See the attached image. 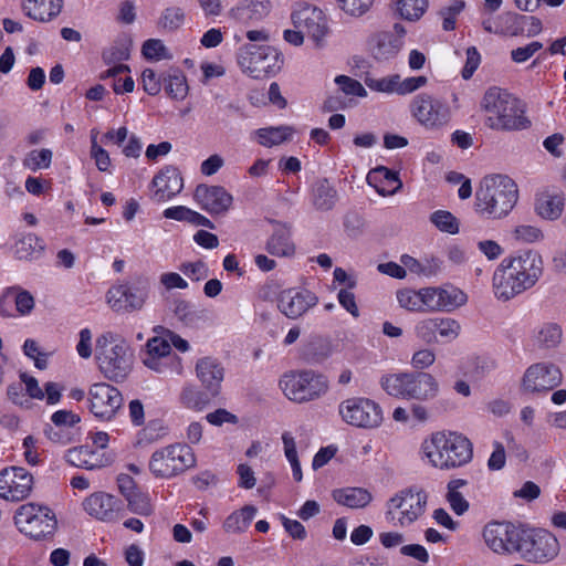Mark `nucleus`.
I'll use <instances>...</instances> for the list:
<instances>
[{
    "label": "nucleus",
    "instance_id": "62",
    "mask_svg": "<svg viewBox=\"0 0 566 566\" xmlns=\"http://www.w3.org/2000/svg\"><path fill=\"white\" fill-rule=\"evenodd\" d=\"M515 238L517 240H522L524 242H536L543 239V232L534 227L528 224H522L515 228L514 230Z\"/></svg>",
    "mask_w": 566,
    "mask_h": 566
},
{
    "label": "nucleus",
    "instance_id": "44",
    "mask_svg": "<svg viewBox=\"0 0 566 566\" xmlns=\"http://www.w3.org/2000/svg\"><path fill=\"white\" fill-rule=\"evenodd\" d=\"M427 4V0H397L401 18L409 21L418 20L424 13Z\"/></svg>",
    "mask_w": 566,
    "mask_h": 566
},
{
    "label": "nucleus",
    "instance_id": "27",
    "mask_svg": "<svg viewBox=\"0 0 566 566\" xmlns=\"http://www.w3.org/2000/svg\"><path fill=\"white\" fill-rule=\"evenodd\" d=\"M65 460L77 468L94 470L106 464L104 454L90 446H81L69 449L65 453Z\"/></svg>",
    "mask_w": 566,
    "mask_h": 566
},
{
    "label": "nucleus",
    "instance_id": "13",
    "mask_svg": "<svg viewBox=\"0 0 566 566\" xmlns=\"http://www.w3.org/2000/svg\"><path fill=\"white\" fill-rule=\"evenodd\" d=\"M428 494L417 486L401 490L387 502V517L394 518L392 510H399L400 525H408L418 520L426 511Z\"/></svg>",
    "mask_w": 566,
    "mask_h": 566
},
{
    "label": "nucleus",
    "instance_id": "22",
    "mask_svg": "<svg viewBox=\"0 0 566 566\" xmlns=\"http://www.w3.org/2000/svg\"><path fill=\"white\" fill-rule=\"evenodd\" d=\"M528 289L503 259L493 274V290L496 298L509 301Z\"/></svg>",
    "mask_w": 566,
    "mask_h": 566
},
{
    "label": "nucleus",
    "instance_id": "7",
    "mask_svg": "<svg viewBox=\"0 0 566 566\" xmlns=\"http://www.w3.org/2000/svg\"><path fill=\"white\" fill-rule=\"evenodd\" d=\"M196 464L192 449L185 443H175L156 450L149 460V471L160 479H170Z\"/></svg>",
    "mask_w": 566,
    "mask_h": 566
},
{
    "label": "nucleus",
    "instance_id": "35",
    "mask_svg": "<svg viewBox=\"0 0 566 566\" xmlns=\"http://www.w3.org/2000/svg\"><path fill=\"white\" fill-rule=\"evenodd\" d=\"M44 250L43 240L33 233L22 235L14 244V254L19 260H36L43 254Z\"/></svg>",
    "mask_w": 566,
    "mask_h": 566
},
{
    "label": "nucleus",
    "instance_id": "30",
    "mask_svg": "<svg viewBox=\"0 0 566 566\" xmlns=\"http://www.w3.org/2000/svg\"><path fill=\"white\" fill-rule=\"evenodd\" d=\"M565 198L562 193L541 192L535 199V211L545 220L558 219L564 210Z\"/></svg>",
    "mask_w": 566,
    "mask_h": 566
},
{
    "label": "nucleus",
    "instance_id": "23",
    "mask_svg": "<svg viewBox=\"0 0 566 566\" xmlns=\"http://www.w3.org/2000/svg\"><path fill=\"white\" fill-rule=\"evenodd\" d=\"M195 199L209 213L220 214L229 210L232 196L221 186L199 185L195 190Z\"/></svg>",
    "mask_w": 566,
    "mask_h": 566
},
{
    "label": "nucleus",
    "instance_id": "21",
    "mask_svg": "<svg viewBox=\"0 0 566 566\" xmlns=\"http://www.w3.org/2000/svg\"><path fill=\"white\" fill-rule=\"evenodd\" d=\"M504 262L530 289L536 284L543 274V259L538 252L533 250L504 258Z\"/></svg>",
    "mask_w": 566,
    "mask_h": 566
},
{
    "label": "nucleus",
    "instance_id": "63",
    "mask_svg": "<svg viewBox=\"0 0 566 566\" xmlns=\"http://www.w3.org/2000/svg\"><path fill=\"white\" fill-rule=\"evenodd\" d=\"M180 270L187 276L193 279L195 281H200L208 276L207 265L202 261H197L193 263H191V262L182 263L180 266Z\"/></svg>",
    "mask_w": 566,
    "mask_h": 566
},
{
    "label": "nucleus",
    "instance_id": "17",
    "mask_svg": "<svg viewBox=\"0 0 566 566\" xmlns=\"http://www.w3.org/2000/svg\"><path fill=\"white\" fill-rule=\"evenodd\" d=\"M563 375L554 364L537 363L531 365L522 379V388L527 392L549 391L560 385Z\"/></svg>",
    "mask_w": 566,
    "mask_h": 566
},
{
    "label": "nucleus",
    "instance_id": "37",
    "mask_svg": "<svg viewBox=\"0 0 566 566\" xmlns=\"http://www.w3.org/2000/svg\"><path fill=\"white\" fill-rule=\"evenodd\" d=\"M272 9L271 0H244L240 7L231 10L237 18H247L250 21H261L266 18Z\"/></svg>",
    "mask_w": 566,
    "mask_h": 566
},
{
    "label": "nucleus",
    "instance_id": "41",
    "mask_svg": "<svg viewBox=\"0 0 566 566\" xmlns=\"http://www.w3.org/2000/svg\"><path fill=\"white\" fill-rule=\"evenodd\" d=\"M166 93L175 99H184L188 94L187 80L180 70H174L167 76H163Z\"/></svg>",
    "mask_w": 566,
    "mask_h": 566
},
{
    "label": "nucleus",
    "instance_id": "20",
    "mask_svg": "<svg viewBox=\"0 0 566 566\" xmlns=\"http://www.w3.org/2000/svg\"><path fill=\"white\" fill-rule=\"evenodd\" d=\"M84 510L92 517L112 523L125 515L124 503L114 495L96 492L83 502Z\"/></svg>",
    "mask_w": 566,
    "mask_h": 566
},
{
    "label": "nucleus",
    "instance_id": "56",
    "mask_svg": "<svg viewBox=\"0 0 566 566\" xmlns=\"http://www.w3.org/2000/svg\"><path fill=\"white\" fill-rule=\"evenodd\" d=\"M335 83L339 86L340 91L346 95H355L365 97L367 95L366 90L364 86L356 80L346 76V75H338L335 78Z\"/></svg>",
    "mask_w": 566,
    "mask_h": 566
},
{
    "label": "nucleus",
    "instance_id": "43",
    "mask_svg": "<svg viewBox=\"0 0 566 566\" xmlns=\"http://www.w3.org/2000/svg\"><path fill=\"white\" fill-rule=\"evenodd\" d=\"M12 292L15 313L21 316L30 315L35 306L33 295L28 290H24L19 285L12 286Z\"/></svg>",
    "mask_w": 566,
    "mask_h": 566
},
{
    "label": "nucleus",
    "instance_id": "59",
    "mask_svg": "<svg viewBox=\"0 0 566 566\" xmlns=\"http://www.w3.org/2000/svg\"><path fill=\"white\" fill-rule=\"evenodd\" d=\"M51 424L56 427H64L74 430V427L80 423L81 418L78 415L70 410H57L51 416Z\"/></svg>",
    "mask_w": 566,
    "mask_h": 566
},
{
    "label": "nucleus",
    "instance_id": "28",
    "mask_svg": "<svg viewBox=\"0 0 566 566\" xmlns=\"http://www.w3.org/2000/svg\"><path fill=\"white\" fill-rule=\"evenodd\" d=\"M21 7L30 19L48 22L60 14L63 0H23Z\"/></svg>",
    "mask_w": 566,
    "mask_h": 566
},
{
    "label": "nucleus",
    "instance_id": "15",
    "mask_svg": "<svg viewBox=\"0 0 566 566\" xmlns=\"http://www.w3.org/2000/svg\"><path fill=\"white\" fill-rule=\"evenodd\" d=\"M90 410L102 420H111L123 405V396L114 386L97 382L88 390Z\"/></svg>",
    "mask_w": 566,
    "mask_h": 566
},
{
    "label": "nucleus",
    "instance_id": "51",
    "mask_svg": "<svg viewBox=\"0 0 566 566\" xmlns=\"http://www.w3.org/2000/svg\"><path fill=\"white\" fill-rule=\"evenodd\" d=\"M434 325V329H437V333L440 335V337L448 342L455 339L461 331V325L459 322L449 317H436Z\"/></svg>",
    "mask_w": 566,
    "mask_h": 566
},
{
    "label": "nucleus",
    "instance_id": "9",
    "mask_svg": "<svg viewBox=\"0 0 566 566\" xmlns=\"http://www.w3.org/2000/svg\"><path fill=\"white\" fill-rule=\"evenodd\" d=\"M238 64L253 78H263L281 69L282 59L270 45L244 44L238 52Z\"/></svg>",
    "mask_w": 566,
    "mask_h": 566
},
{
    "label": "nucleus",
    "instance_id": "8",
    "mask_svg": "<svg viewBox=\"0 0 566 566\" xmlns=\"http://www.w3.org/2000/svg\"><path fill=\"white\" fill-rule=\"evenodd\" d=\"M14 523L21 533L35 541L53 536L57 526L55 514L51 509L32 502L17 510Z\"/></svg>",
    "mask_w": 566,
    "mask_h": 566
},
{
    "label": "nucleus",
    "instance_id": "50",
    "mask_svg": "<svg viewBox=\"0 0 566 566\" xmlns=\"http://www.w3.org/2000/svg\"><path fill=\"white\" fill-rule=\"evenodd\" d=\"M52 160V151L50 149H35L30 151L23 159V166L32 171L41 168H48Z\"/></svg>",
    "mask_w": 566,
    "mask_h": 566
},
{
    "label": "nucleus",
    "instance_id": "29",
    "mask_svg": "<svg viewBox=\"0 0 566 566\" xmlns=\"http://www.w3.org/2000/svg\"><path fill=\"white\" fill-rule=\"evenodd\" d=\"M367 180L381 196L394 195L402 186L398 174L384 166L373 169L368 174Z\"/></svg>",
    "mask_w": 566,
    "mask_h": 566
},
{
    "label": "nucleus",
    "instance_id": "38",
    "mask_svg": "<svg viewBox=\"0 0 566 566\" xmlns=\"http://www.w3.org/2000/svg\"><path fill=\"white\" fill-rule=\"evenodd\" d=\"M219 394H212L211 390L208 389H199L195 386H188L184 388L181 392V402L189 409L201 411L206 409L211 400L216 398Z\"/></svg>",
    "mask_w": 566,
    "mask_h": 566
},
{
    "label": "nucleus",
    "instance_id": "47",
    "mask_svg": "<svg viewBox=\"0 0 566 566\" xmlns=\"http://www.w3.org/2000/svg\"><path fill=\"white\" fill-rule=\"evenodd\" d=\"M184 10L179 7H169L163 11L158 24L165 30L175 31L184 24Z\"/></svg>",
    "mask_w": 566,
    "mask_h": 566
},
{
    "label": "nucleus",
    "instance_id": "11",
    "mask_svg": "<svg viewBox=\"0 0 566 566\" xmlns=\"http://www.w3.org/2000/svg\"><path fill=\"white\" fill-rule=\"evenodd\" d=\"M517 553L527 562L544 563L558 554L556 537L545 530H523Z\"/></svg>",
    "mask_w": 566,
    "mask_h": 566
},
{
    "label": "nucleus",
    "instance_id": "42",
    "mask_svg": "<svg viewBox=\"0 0 566 566\" xmlns=\"http://www.w3.org/2000/svg\"><path fill=\"white\" fill-rule=\"evenodd\" d=\"M401 45V39L394 38L390 34H381L378 36L377 46L374 49L375 57L378 60L392 57L399 52Z\"/></svg>",
    "mask_w": 566,
    "mask_h": 566
},
{
    "label": "nucleus",
    "instance_id": "3",
    "mask_svg": "<svg viewBox=\"0 0 566 566\" xmlns=\"http://www.w3.org/2000/svg\"><path fill=\"white\" fill-rule=\"evenodd\" d=\"M98 369L111 381L122 382L130 374L134 365V352L122 337L106 333L96 340L95 355Z\"/></svg>",
    "mask_w": 566,
    "mask_h": 566
},
{
    "label": "nucleus",
    "instance_id": "2",
    "mask_svg": "<svg viewBox=\"0 0 566 566\" xmlns=\"http://www.w3.org/2000/svg\"><path fill=\"white\" fill-rule=\"evenodd\" d=\"M517 199V186L510 177L486 176L475 192V210L483 217L501 219L512 211Z\"/></svg>",
    "mask_w": 566,
    "mask_h": 566
},
{
    "label": "nucleus",
    "instance_id": "14",
    "mask_svg": "<svg viewBox=\"0 0 566 566\" xmlns=\"http://www.w3.org/2000/svg\"><path fill=\"white\" fill-rule=\"evenodd\" d=\"M485 545L495 554L517 553L523 528L510 522H489L482 532Z\"/></svg>",
    "mask_w": 566,
    "mask_h": 566
},
{
    "label": "nucleus",
    "instance_id": "34",
    "mask_svg": "<svg viewBox=\"0 0 566 566\" xmlns=\"http://www.w3.org/2000/svg\"><path fill=\"white\" fill-rule=\"evenodd\" d=\"M256 514V507L244 505L240 510L232 512L223 522V531L228 534L244 533Z\"/></svg>",
    "mask_w": 566,
    "mask_h": 566
},
{
    "label": "nucleus",
    "instance_id": "26",
    "mask_svg": "<svg viewBox=\"0 0 566 566\" xmlns=\"http://www.w3.org/2000/svg\"><path fill=\"white\" fill-rule=\"evenodd\" d=\"M107 303L115 312H133L143 307L145 296L134 292L127 284H120L109 289Z\"/></svg>",
    "mask_w": 566,
    "mask_h": 566
},
{
    "label": "nucleus",
    "instance_id": "57",
    "mask_svg": "<svg viewBox=\"0 0 566 566\" xmlns=\"http://www.w3.org/2000/svg\"><path fill=\"white\" fill-rule=\"evenodd\" d=\"M142 53L147 60H160L167 56V49L160 40L149 39L144 42Z\"/></svg>",
    "mask_w": 566,
    "mask_h": 566
},
{
    "label": "nucleus",
    "instance_id": "48",
    "mask_svg": "<svg viewBox=\"0 0 566 566\" xmlns=\"http://www.w3.org/2000/svg\"><path fill=\"white\" fill-rule=\"evenodd\" d=\"M431 222L443 232L455 234L459 232V222L457 218L449 211L438 210L430 217Z\"/></svg>",
    "mask_w": 566,
    "mask_h": 566
},
{
    "label": "nucleus",
    "instance_id": "4",
    "mask_svg": "<svg viewBox=\"0 0 566 566\" xmlns=\"http://www.w3.org/2000/svg\"><path fill=\"white\" fill-rule=\"evenodd\" d=\"M422 451L429 462L439 469L458 468L472 459V443L457 432H437L430 441H424Z\"/></svg>",
    "mask_w": 566,
    "mask_h": 566
},
{
    "label": "nucleus",
    "instance_id": "52",
    "mask_svg": "<svg viewBox=\"0 0 566 566\" xmlns=\"http://www.w3.org/2000/svg\"><path fill=\"white\" fill-rule=\"evenodd\" d=\"M44 434L53 443L62 446L73 442L76 436L74 430L64 427H56L55 424H46L44 428Z\"/></svg>",
    "mask_w": 566,
    "mask_h": 566
},
{
    "label": "nucleus",
    "instance_id": "36",
    "mask_svg": "<svg viewBox=\"0 0 566 566\" xmlns=\"http://www.w3.org/2000/svg\"><path fill=\"white\" fill-rule=\"evenodd\" d=\"M171 353L170 343L166 337L155 336L146 343V354L143 363L150 369L159 370V359Z\"/></svg>",
    "mask_w": 566,
    "mask_h": 566
},
{
    "label": "nucleus",
    "instance_id": "40",
    "mask_svg": "<svg viewBox=\"0 0 566 566\" xmlns=\"http://www.w3.org/2000/svg\"><path fill=\"white\" fill-rule=\"evenodd\" d=\"M255 134L260 145L272 147L290 139L292 128L289 126L266 127L258 129Z\"/></svg>",
    "mask_w": 566,
    "mask_h": 566
},
{
    "label": "nucleus",
    "instance_id": "53",
    "mask_svg": "<svg viewBox=\"0 0 566 566\" xmlns=\"http://www.w3.org/2000/svg\"><path fill=\"white\" fill-rule=\"evenodd\" d=\"M174 313L186 325H192L201 317L193 305L185 300L175 301Z\"/></svg>",
    "mask_w": 566,
    "mask_h": 566
},
{
    "label": "nucleus",
    "instance_id": "12",
    "mask_svg": "<svg viewBox=\"0 0 566 566\" xmlns=\"http://www.w3.org/2000/svg\"><path fill=\"white\" fill-rule=\"evenodd\" d=\"M411 112L416 119L428 129H439L446 126L451 118L449 105L427 93L413 97Z\"/></svg>",
    "mask_w": 566,
    "mask_h": 566
},
{
    "label": "nucleus",
    "instance_id": "32",
    "mask_svg": "<svg viewBox=\"0 0 566 566\" xmlns=\"http://www.w3.org/2000/svg\"><path fill=\"white\" fill-rule=\"evenodd\" d=\"M332 496L335 502L349 509H364L373 500L371 493L364 488H343L334 490Z\"/></svg>",
    "mask_w": 566,
    "mask_h": 566
},
{
    "label": "nucleus",
    "instance_id": "6",
    "mask_svg": "<svg viewBox=\"0 0 566 566\" xmlns=\"http://www.w3.org/2000/svg\"><path fill=\"white\" fill-rule=\"evenodd\" d=\"M280 387L287 399L301 403L325 395L328 380L314 370L291 371L282 376Z\"/></svg>",
    "mask_w": 566,
    "mask_h": 566
},
{
    "label": "nucleus",
    "instance_id": "60",
    "mask_svg": "<svg viewBox=\"0 0 566 566\" xmlns=\"http://www.w3.org/2000/svg\"><path fill=\"white\" fill-rule=\"evenodd\" d=\"M144 91L149 95H157L161 88L163 76L158 77L154 70L145 69L142 73Z\"/></svg>",
    "mask_w": 566,
    "mask_h": 566
},
{
    "label": "nucleus",
    "instance_id": "46",
    "mask_svg": "<svg viewBox=\"0 0 566 566\" xmlns=\"http://www.w3.org/2000/svg\"><path fill=\"white\" fill-rule=\"evenodd\" d=\"M562 336V328L555 323H548L539 329L537 340L545 348H555L560 343Z\"/></svg>",
    "mask_w": 566,
    "mask_h": 566
},
{
    "label": "nucleus",
    "instance_id": "24",
    "mask_svg": "<svg viewBox=\"0 0 566 566\" xmlns=\"http://www.w3.org/2000/svg\"><path fill=\"white\" fill-rule=\"evenodd\" d=\"M151 185L156 188L154 200L163 202L178 195L184 188V179L175 166H165L154 177Z\"/></svg>",
    "mask_w": 566,
    "mask_h": 566
},
{
    "label": "nucleus",
    "instance_id": "18",
    "mask_svg": "<svg viewBox=\"0 0 566 566\" xmlns=\"http://www.w3.org/2000/svg\"><path fill=\"white\" fill-rule=\"evenodd\" d=\"M33 486V476L24 468L12 467L0 472V496L10 501L25 499Z\"/></svg>",
    "mask_w": 566,
    "mask_h": 566
},
{
    "label": "nucleus",
    "instance_id": "39",
    "mask_svg": "<svg viewBox=\"0 0 566 566\" xmlns=\"http://www.w3.org/2000/svg\"><path fill=\"white\" fill-rule=\"evenodd\" d=\"M438 289L440 311L451 312L464 305L468 301L467 294L453 285H447Z\"/></svg>",
    "mask_w": 566,
    "mask_h": 566
},
{
    "label": "nucleus",
    "instance_id": "64",
    "mask_svg": "<svg viewBox=\"0 0 566 566\" xmlns=\"http://www.w3.org/2000/svg\"><path fill=\"white\" fill-rule=\"evenodd\" d=\"M481 62L480 53L478 52L476 48L470 46L467 50V61L465 65L462 70V77L464 80H469L472 77L475 70L479 67Z\"/></svg>",
    "mask_w": 566,
    "mask_h": 566
},
{
    "label": "nucleus",
    "instance_id": "31",
    "mask_svg": "<svg viewBox=\"0 0 566 566\" xmlns=\"http://www.w3.org/2000/svg\"><path fill=\"white\" fill-rule=\"evenodd\" d=\"M266 251L275 256H291L295 252V245L291 240V229L282 223H276L272 235L266 242Z\"/></svg>",
    "mask_w": 566,
    "mask_h": 566
},
{
    "label": "nucleus",
    "instance_id": "16",
    "mask_svg": "<svg viewBox=\"0 0 566 566\" xmlns=\"http://www.w3.org/2000/svg\"><path fill=\"white\" fill-rule=\"evenodd\" d=\"M291 19L295 29H301L319 45L327 32L326 19L321 9L306 2H298Z\"/></svg>",
    "mask_w": 566,
    "mask_h": 566
},
{
    "label": "nucleus",
    "instance_id": "54",
    "mask_svg": "<svg viewBox=\"0 0 566 566\" xmlns=\"http://www.w3.org/2000/svg\"><path fill=\"white\" fill-rule=\"evenodd\" d=\"M374 0H337L338 7L352 17L365 14L371 7Z\"/></svg>",
    "mask_w": 566,
    "mask_h": 566
},
{
    "label": "nucleus",
    "instance_id": "58",
    "mask_svg": "<svg viewBox=\"0 0 566 566\" xmlns=\"http://www.w3.org/2000/svg\"><path fill=\"white\" fill-rule=\"evenodd\" d=\"M439 289L438 287H424L419 290V295L421 297V312L422 311H440L439 305Z\"/></svg>",
    "mask_w": 566,
    "mask_h": 566
},
{
    "label": "nucleus",
    "instance_id": "5",
    "mask_svg": "<svg viewBox=\"0 0 566 566\" xmlns=\"http://www.w3.org/2000/svg\"><path fill=\"white\" fill-rule=\"evenodd\" d=\"M379 384L395 398L428 401L439 394L437 379L431 374L420 370L384 375Z\"/></svg>",
    "mask_w": 566,
    "mask_h": 566
},
{
    "label": "nucleus",
    "instance_id": "45",
    "mask_svg": "<svg viewBox=\"0 0 566 566\" xmlns=\"http://www.w3.org/2000/svg\"><path fill=\"white\" fill-rule=\"evenodd\" d=\"M127 506L130 512L148 516L153 513V505L147 493L137 490L127 499Z\"/></svg>",
    "mask_w": 566,
    "mask_h": 566
},
{
    "label": "nucleus",
    "instance_id": "61",
    "mask_svg": "<svg viewBox=\"0 0 566 566\" xmlns=\"http://www.w3.org/2000/svg\"><path fill=\"white\" fill-rule=\"evenodd\" d=\"M543 48V43L534 41L525 46L512 50L511 57L515 63H523L532 57L537 51Z\"/></svg>",
    "mask_w": 566,
    "mask_h": 566
},
{
    "label": "nucleus",
    "instance_id": "1",
    "mask_svg": "<svg viewBox=\"0 0 566 566\" xmlns=\"http://www.w3.org/2000/svg\"><path fill=\"white\" fill-rule=\"evenodd\" d=\"M480 106L484 113V124L490 129L511 132L531 126V120L525 116L524 104L500 87H490L484 93Z\"/></svg>",
    "mask_w": 566,
    "mask_h": 566
},
{
    "label": "nucleus",
    "instance_id": "49",
    "mask_svg": "<svg viewBox=\"0 0 566 566\" xmlns=\"http://www.w3.org/2000/svg\"><path fill=\"white\" fill-rule=\"evenodd\" d=\"M465 3L462 0H452L449 4L442 7L439 14L443 19L442 28L446 31H452L455 28L457 17L464 9Z\"/></svg>",
    "mask_w": 566,
    "mask_h": 566
},
{
    "label": "nucleus",
    "instance_id": "10",
    "mask_svg": "<svg viewBox=\"0 0 566 566\" xmlns=\"http://www.w3.org/2000/svg\"><path fill=\"white\" fill-rule=\"evenodd\" d=\"M338 412L342 419L363 429L378 428L384 420L381 407L368 398H349L340 402Z\"/></svg>",
    "mask_w": 566,
    "mask_h": 566
},
{
    "label": "nucleus",
    "instance_id": "55",
    "mask_svg": "<svg viewBox=\"0 0 566 566\" xmlns=\"http://www.w3.org/2000/svg\"><path fill=\"white\" fill-rule=\"evenodd\" d=\"M399 305L408 311L421 312L419 291L405 289L397 292Z\"/></svg>",
    "mask_w": 566,
    "mask_h": 566
},
{
    "label": "nucleus",
    "instance_id": "25",
    "mask_svg": "<svg viewBox=\"0 0 566 566\" xmlns=\"http://www.w3.org/2000/svg\"><path fill=\"white\" fill-rule=\"evenodd\" d=\"M196 375L203 388L212 394H220L221 382L224 378V368L212 357H202L196 363Z\"/></svg>",
    "mask_w": 566,
    "mask_h": 566
},
{
    "label": "nucleus",
    "instance_id": "19",
    "mask_svg": "<svg viewBox=\"0 0 566 566\" xmlns=\"http://www.w3.org/2000/svg\"><path fill=\"white\" fill-rule=\"evenodd\" d=\"M318 297L305 289H287L277 296V308L287 318L296 319L316 306Z\"/></svg>",
    "mask_w": 566,
    "mask_h": 566
},
{
    "label": "nucleus",
    "instance_id": "33",
    "mask_svg": "<svg viewBox=\"0 0 566 566\" xmlns=\"http://www.w3.org/2000/svg\"><path fill=\"white\" fill-rule=\"evenodd\" d=\"M337 201V190L326 178L318 179L312 189V202L319 211H329Z\"/></svg>",
    "mask_w": 566,
    "mask_h": 566
}]
</instances>
